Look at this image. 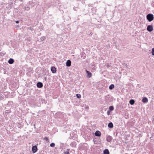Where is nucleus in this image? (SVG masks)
<instances>
[{"label":"nucleus","instance_id":"1","mask_svg":"<svg viewBox=\"0 0 154 154\" xmlns=\"http://www.w3.org/2000/svg\"><path fill=\"white\" fill-rule=\"evenodd\" d=\"M146 18L149 21L151 22L154 19L153 15L152 14H149L147 15Z\"/></svg>","mask_w":154,"mask_h":154},{"label":"nucleus","instance_id":"2","mask_svg":"<svg viewBox=\"0 0 154 154\" xmlns=\"http://www.w3.org/2000/svg\"><path fill=\"white\" fill-rule=\"evenodd\" d=\"M147 30L149 32H151L153 30V26L152 25H148L147 27Z\"/></svg>","mask_w":154,"mask_h":154},{"label":"nucleus","instance_id":"3","mask_svg":"<svg viewBox=\"0 0 154 154\" xmlns=\"http://www.w3.org/2000/svg\"><path fill=\"white\" fill-rule=\"evenodd\" d=\"M86 73H87V77L89 78L91 77L92 76V74L90 72L86 70Z\"/></svg>","mask_w":154,"mask_h":154},{"label":"nucleus","instance_id":"4","mask_svg":"<svg viewBox=\"0 0 154 154\" xmlns=\"http://www.w3.org/2000/svg\"><path fill=\"white\" fill-rule=\"evenodd\" d=\"M32 150L33 153L37 151V147L36 146H35L32 147Z\"/></svg>","mask_w":154,"mask_h":154},{"label":"nucleus","instance_id":"5","mask_svg":"<svg viewBox=\"0 0 154 154\" xmlns=\"http://www.w3.org/2000/svg\"><path fill=\"white\" fill-rule=\"evenodd\" d=\"M95 135L97 136H100L101 135V133L99 131H97L95 133Z\"/></svg>","mask_w":154,"mask_h":154},{"label":"nucleus","instance_id":"6","mask_svg":"<svg viewBox=\"0 0 154 154\" xmlns=\"http://www.w3.org/2000/svg\"><path fill=\"white\" fill-rule=\"evenodd\" d=\"M71 61L70 60H68L66 63V66L68 67L70 66L71 65Z\"/></svg>","mask_w":154,"mask_h":154},{"label":"nucleus","instance_id":"7","mask_svg":"<svg viewBox=\"0 0 154 154\" xmlns=\"http://www.w3.org/2000/svg\"><path fill=\"white\" fill-rule=\"evenodd\" d=\"M37 86L38 88H41L43 86V84L41 82H38L37 84Z\"/></svg>","mask_w":154,"mask_h":154},{"label":"nucleus","instance_id":"8","mask_svg":"<svg viewBox=\"0 0 154 154\" xmlns=\"http://www.w3.org/2000/svg\"><path fill=\"white\" fill-rule=\"evenodd\" d=\"M112 140V137L110 136H108L106 137V140L108 142H110Z\"/></svg>","mask_w":154,"mask_h":154},{"label":"nucleus","instance_id":"9","mask_svg":"<svg viewBox=\"0 0 154 154\" xmlns=\"http://www.w3.org/2000/svg\"><path fill=\"white\" fill-rule=\"evenodd\" d=\"M14 62V60L13 59L10 58L8 61V63L10 64H12Z\"/></svg>","mask_w":154,"mask_h":154},{"label":"nucleus","instance_id":"10","mask_svg":"<svg viewBox=\"0 0 154 154\" xmlns=\"http://www.w3.org/2000/svg\"><path fill=\"white\" fill-rule=\"evenodd\" d=\"M148 100L147 98L146 97H144L142 99V101L143 103H146L148 102Z\"/></svg>","mask_w":154,"mask_h":154},{"label":"nucleus","instance_id":"11","mask_svg":"<svg viewBox=\"0 0 154 154\" xmlns=\"http://www.w3.org/2000/svg\"><path fill=\"white\" fill-rule=\"evenodd\" d=\"M104 154H109L108 150L107 149H105L103 151Z\"/></svg>","mask_w":154,"mask_h":154},{"label":"nucleus","instance_id":"12","mask_svg":"<svg viewBox=\"0 0 154 154\" xmlns=\"http://www.w3.org/2000/svg\"><path fill=\"white\" fill-rule=\"evenodd\" d=\"M108 127L110 128H112L113 127V125L112 122H110L108 125Z\"/></svg>","mask_w":154,"mask_h":154},{"label":"nucleus","instance_id":"13","mask_svg":"<svg viewBox=\"0 0 154 154\" xmlns=\"http://www.w3.org/2000/svg\"><path fill=\"white\" fill-rule=\"evenodd\" d=\"M51 70L53 73H54L56 72V68H51Z\"/></svg>","mask_w":154,"mask_h":154},{"label":"nucleus","instance_id":"14","mask_svg":"<svg viewBox=\"0 0 154 154\" xmlns=\"http://www.w3.org/2000/svg\"><path fill=\"white\" fill-rule=\"evenodd\" d=\"M129 103L131 105H133L134 103V101L133 99L129 101Z\"/></svg>","mask_w":154,"mask_h":154},{"label":"nucleus","instance_id":"15","mask_svg":"<svg viewBox=\"0 0 154 154\" xmlns=\"http://www.w3.org/2000/svg\"><path fill=\"white\" fill-rule=\"evenodd\" d=\"M114 87V85L113 84H112L109 86V89L110 90L112 89Z\"/></svg>","mask_w":154,"mask_h":154},{"label":"nucleus","instance_id":"16","mask_svg":"<svg viewBox=\"0 0 154 154\" xmlns=\"http://www.w3.org/2000/svg\"><path fill=\"white\" fill-rule=\"evenodd\" d=\"M25 9L27 11H29L30 9L29 6H26L25 7Z\"/></svg>","mask_w":154,"mask_h":154},{"label":"nucleus","instance_id":"17","mask_svg":"<svg viewBox=\"0 0 154 154\" xmlns=\"http://www.w3.org/2000/svg\"><path fill=\"white\" fill-rule=\"evenodd\" d=\"M44 139L47 142H49V139H48V138L47 137H45L44 138Z\"/></svg>","mask_w":154,"mask_h":154},{"label":"nucleus","instance_id":"18","mask_svg":"<svg viewBox=\"0 0 154 154\" xmlns=\"http://www.w3.org/2000/svg\"><path fill=\"white\" fill-rule=\"evenodd\" d=\"M109 109L110 111H112L114 109V108L113 106H110L109 107Z\"/></svg>","mask_w":154,"mask_h":154},{"label":"nucleus","instance_id":"19","mask_svg":"<svg viewBox=\"0 0 154 154\" xmlns=\"http://www.w3.org/2000/svg\"><path fill=\"white\" fill-rule=\"evenodd\" d=\"M45 37H42L40 39L41 40V41H43L44 40H45Z\"/></svg>","mask_w":154,"mask_h":154},{"label":"nucleus","instance_id":"20","mask_svg":"<svg viewBox=\"0 0 154 154\" xmlns=\"http://www.w3.org/2000/svg\"><path fill=\"white\" fill-rule=\"evenodd\" d=\"M55 146V144L54 143H52L50 144V146L52 147H54Z\"/></svg>","mask_w":154,"mask_h":154},{"label":"nucleus","instance_id":"21","mask_svg":"<svg viewBox=\"0 0 154 154\" xmlns=\"http://www.w3.org/2000/svg\"><path fill=\"white\" fill-rule=\"evenodd\" d=\"M76 97L78 98H80L81 97V95L80 94H76Z\"/></svg>","mask_w":154,"mask_h":154},{"label":"nucleus","instance_id":"22","mask_svg":"<svg viewBox=\"0 0 154 154\" xmlns=\"http://www.w3.org/2000/svg\"><path fill=\"white\" fill-rule=\"evenodd\" d=\"M152 55L154 56V48H152Z\"/></svg>","mask_w":154,"mask_h":154},{"label":"nucleus","instance_id":"23","mask_svg":"<svg viewBox=\"0 0 154 154\" xmlns=\"http://www.w3.org/2000/svg\"><path fill=\"white\" fill-rule=\"evenodd\" d=\"M64 153L65 154H69V152L68 151L65 152Z\"/></svg>","mask_w":154,"mask_h":154},{"label":"nucleus","instance_id":"24","mask_svg":"<svg viewBox=\"0 0 154 154\" xmlns=\"http://www.w3.org/2000/svg\"><path fill=\"white\" fill-rule=\"evenodd\" d=\"M16 23H18L19 22V21L17 20V21H16Z\"/></svg>","mask_w":154,"mask_h":154},{"label":"nucleus","instance_id":"25","mask_svg":"<svg viewBox=\"0 0 154 154\" xmlns=\"http://www.w3.org/2000/svg\"><path fill=\"white\" fill-rule=\"evenodd\" d=\"M152 121H154V116H153L152 118Z\"/></svg>","mask_w":154,"mask_h":154},{"label":"nucleus","instance_id":"26","mask_svg":"<svg viewBox=\"0 0 154 154\" xmlns=\"http://www.w3.org/2000/svg\"><path fill=\"white\" fill-rule=\"evenodd\" d=\"M42 25L41 26V28H40L41 30H42Z\"/></svg>","mask_w":154,"mask_h":154},{"label":"nucleus","instance_id":"27","mask_svg":"<svg viewBox=\"0 0 154 154\" xmlns=\"http://www.w3.org/2000/svg\"><path fill=\"white\" fill-rule=\"evenodd\" d=\"M82 57H83V58H85V56H81Z\"/></svg>","mask_w":154,"mask_h":154},{"label":"nucleus","instance_id":"28","mask_svg":"<svg viewBox=\"0 0 154 154\" xmlns=\"http://www.w3.org/2000/svg\"><path fill=\"white\" fill-rule=\"evenodd\" d=\"M51 67L54 68V67H54V66H53Z\"/></svg>","mask_w":154,"mask_h":154}]
</instances>
